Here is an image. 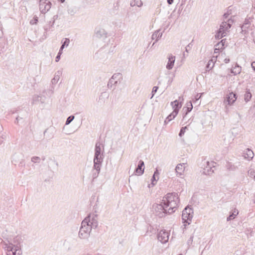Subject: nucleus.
Returning <instances> with one entry per match:
<instances>
[{"mask_svg": "<svg viewBox=\"0 0 255 255\" xmlns=\"http://www.w3.org/2000/svg\"><path fill=\"white\" fill-rule=\"evenodd\" d=\"M179 200L177 193H169L163 198L162 203L166 205L168 208V212L170 214L175 211Z\"/></svg>", "mask_w": 255, "mask_h": 255, "instance_id": "obj_1", "label": "nucleus"}, {"mask_svg": "<svg viewBox=\"0 0 255 255\" xmlns=\"http://www.w3.org/2000/svg\"><path fill=\"white\" fill-rule=\"evenodd\" d=\"M90 216L86 217L81 223L79 232V237L81 239H87L90 236L91 227H90Z\"/></svg>", "mask_w": 255, "mask_h": 255, "instance_id": "obj_2", "label": "nucleus"}, {"mask_svg": "<svg viewBox=\"0 0 255 255\" xmlns=\"http://www.w3.org/2000/svg\"><path fill=\"white\" fill-rule=\"evenodd\" d=\"M167 208V206L162 202L159 204L155 203L152 206V208L155 211L156 215L159 218H162L165 215L169 214Z\"/></svg>", "mask_w": 255, "mask_h": 255, "instance_id": "obj_3", "label": "nucleus"}, {"mask_svg": "<svg viewBox=\"0 0 255 255\" xmlns=\"http://www.w3.org/2000/svg\"><path fill=\"white\" fill-rule=\"evenodd\" d=\"M104 146L99 142H97L95 148L94 160H103L104 158Z\"/></svg>", "mask_w": 255, "mask_h": 255, "instance_id": "obj_4", "label": "nucleus"}, {"mask_svg": "<svg viewBox=\"0 0 255 255\" xmlns=\"http://www.w3.org/2000/svg\"><path fill=\"white\" fill-rule=\"evenodd\" d=\"M193 210L192 208L186 207L182 211V219L183 223H187L188 225L190 224L193 218Z\"/></svg>", "mask_w": 255, "mask_h": 255, "instance_id": "obj_5", "label": "nucleus"}, {"mask_svg": "<svg viewBox=\"0 0 255 255\" xmlns=\"http://www.w3.org/2000/svg\"><path fill=\"white\" fill-rule=\"evenodd\" d=\"M5 249L7 252H11L13 255H21L22 251L20 249V246L19 243L16 245H13L12 243H9L8 245L5 244Z\"/></svg>", "mask_w": 255, "mask_h": 255, "instance_id": "obj_6", "label": "nucleus"}, {"mask_svg": "<svg viewBox=\"0 0 255 255\" xmlns=\"http://www.w3.org/2000/svg\"><path fill=\"white\" fill-rule=\"evenodd\" d=\"M169 236V233L165 230H161L157 235V239L162 244H165L168 241Z\"/></svg>", "mask_w": 255, "mask_h": 255, "instance_id": "obj_7", "label": "nucleus"}, {"mask_svg": "<svg viewBox=\"0 0 255 255\" xmlns=\"http://www.w3.org/2000/svg\"><path fill=\"white\" fill-rule=\"evenodd\" d=\"M183 100V98L179 97L178 100H176L171 103V105L174 109L173 112H177V114L178 113L179 109L182 107L181 101Z\"/></svg>", "mask_w": 255, "mask_h": 255, "instance_id": "obj_8", "label": "nucleus"}, {"mask_svg": "<svg viewBox=\"0 0 255 255\" xmlns=\"http://www.w3.org/2000/svg\"><path fill=\"white\" fill-rule=\"evenodd\" d=\"M225 101L228 103V105H232L237 100V96L236 94L233 92H230L227 95Z\"/></svg>", "mask_w": 255, "mask_h": 255, "instance_id": "obj_9", "label": "nucleus"}, {"mask_svg": "<svg viewBox=\"0 0 255 255\" xmlns=\"http://www.w3.org/2000/svg\"><path fill=\"white\" fill-rule=\"evenodd\" d=\"M144 162L140 160H139L137 167L135 168L134 173L137 175H141L144 173Z\"/></svg>", "mask_w": 255, "mask_h": 255, "instance_id": "obj_10", "label": "nucleus"}, {"mask_svg": "<svg viewBox=\"0 0 255 255\" xmlns=\"http://www.w3.org/2000/svg\"><path fill=\"white\" fill-rule=\"evenodd\" d=\"M233 140V139L231 133H227L224 135L223 144L225 146H228L231 143Z\"/></svg>", "mask_w": 255, "mask_h": 255, "instance_id": "obj_11", "label": "nucleus"}, {"mask_svg": "<svg viewBox=\"0 0 255 255\" xmlns=\"http://www.w3.org/2000/svg\"><path fill=\"white\" fill-rule=\"evenodd\" d=\"M168 61L166 67L167 69L171 70L172 69L174 66L175 60V56L170 55L168 56Z\"/></svg>", "mask_w": 255, "mask_h": 255, "instance_id": "obj_12", "label": "nucleus"}, {"mask_svg": "<svg viewBox=\"0 0 255 255\" xmlns=\"http://www.w3.org/2000/svg\"><path fill=\"white\" fill-rule=\"evenodd\" d=\"M217 60V57L213 56L208 62L207 65H206V71H209L212 69L215 64Z\"/></svg>", "mask_w": 255, "mask_h": 255, "instance_id": "obj_13", "label": "nucleus"}, {"mask_svg": "<svg viewBox=\"0 0 255 255\" xmlns=\"http://www.w3.org/2000/svg\"><path fill=\"white\" fill-rule=\"evenodd\" d=\"M89 216H90V222H89L90 227L92 228L96 229L98 225V223L97 220L95 218V217H97L96 215H93L92 218H91V215Z\"/></svg>", "mask_w": 255, "mask_h": 255, "instance_id": "obj_14", "label": "nucleus"}, {"mask_svg": "<svg viewBox=\"0 0 255 255\" xmlns=\"http://www.w3.org/2000/svg\"><path fill=\"white\" fill-rule=\"evenodd\" d=\"M185 168V166L184 163H180L177 164L175 168L176 172L177 174H179V175H181L182 173H183L184 170Z\"/></svg>", "mask_w": 255, "mask_h": 255, "instance_id": "obj_15", "label": "nucleus"}, {"mask_svg": "<svg viewBox=\"0 0 255 255\" xmlns=\"http://www.w3.org/2000/svg\"><path fill=\"white\" fill-rule=\"evenodd\" d=\"M103 161V160H94L93 169L98 172H100Z\"/></svg>", "mask_w": 255, "mask_h": 255, "instance_id": "obj_16", "label": "nucleus"}, {"mask_svg": "<svg viewBox=\"0 0 255 255\" xmlns=\"http://www.w3.org/2000/svg\"><path fill=\"white\" fill-rule=\"evenodd\" d=\"M226 41V39H222L220 42H218L217 44L215 45V48L214 49V52H216V50H219L220 49H222L224 48V45L225 42Z\"/></svg>", "mask_w": 255, "mask_h": 255, "instance_id": "obj_17", "label": "nucleus"}, {"mask_svg": "<svg viewBox=\"0 0 255 255\" xmlns=\"http://www.w3.org/2000/svg\"><path fill=\"white\" fill-rule=\"evenodd\" d=\"M244 154L245 158L249 159H252L254 156L253 151L249 148L246 149V152L244 153Z\"/></svg>", "mask_w": 255, "mask_h": 255, "instance_id": "obj_18", "label": "nucleus"}, {"mask_svg": "<svg viewBox=\"0 0 255 255\" xmlns=\"http://www.w3.org/2000/svg\"><path fill=\"white\" fill-rule=\"evenodd\" d=\"M207 164L209 167H206L204 169L203 173L206 175H210L214 172L212 167L210 166V163L209 161L207 162Z\"/></svg>", "mask_w": 255, "mask_h": 255, "instance_id": "obj_19", "label": "nucleus"}, {"mask_svg": "<svg viewBox=\"0 0 255 255\" xmlns=\"http://www.w3.org/2000/svg\"><path fill=\"white\" fill-rule=\"evenodd\" d=\"M177 112H172V113H171L165 119L164 121L165 124H167L168 122H169L170 121L174 119V118L177 116Z\"/></svg>", "mask_w": 255, "mask_h": 255, "instance_id": "obj_20", "label": "nucleus"}, {"mask_svg": "<svg viewBox=\"0 0 255 255\" xmlns=\"http://www.w3.org/2000/svg\"><path fill=\"white\" fill-rule=\"evenodd\" d=\"M226 35V33L224 32L223 30H221L219 29L217 33L216 34L215 37L216 39H220L222 37L225 36Z\"/></svg>", "mask_w": 255, "mask_h": 255, "instance_id": "obj_21", "label": "nucleus"}, {"mask_svg": "<svg viewBox=\"0 0 255 255\" xmlns=\"http://www.w3.org/2000/svg\"><path fill=\"white\" fill-rule=\"evenodd\" d=\"M130 5L132 7L134 6L140 7L142 5V2L141 0H132L130 1Z\"/></svg>", "mask_w": 255, "mask_h": 255, "instance_id": "obj_22", "label": "nucleus"}, {"mask_svg": "<svg viewBox=\"0 0 255 255\" xmlns=\"http://www.w3.org/2000/svg\"><path fill=\"white\" fill-rule=\"evenodd\" d=\"M159 30L154 32L152 35V39H156L155 42H156L162 35V32L159 33Z\"/></svg>", "mask_w": 255, "mask_h": 255, "instance_id": "obj_23", "label": "nucleus"}, {"mask_svg": "<svg viewBox=\"0 0 255 255\" xmlns=\"http://www.w3.org/2000/svg\"><path fill=\"white\" fill-rule=\"evenodd\" d=\"M51 3L49 1L46 2V4H44V7L41 10V12L42 13H45L47 12L51 8Z\"/></svg>", "mask_w": 255, "mask_h": 255, "instance_id": "obj_24", "label": "nucleus"}, {"mask_svg": "<svg viewBox=\"0 0 255 255\" xmlns=\"http://www.w3.org/2000/svg\"><path fill=\"white\" fill-rule=\"evenodd\" d=\"M226 166L227 169L229 171H235L238 168L237 165L232 164L231 162H228Z\"/></svg>", "mask_w": 255, "mask_h": 255, "instance_id": "obj_25", "label": "nucleus"}, {"mask_svg": "<svg viewBox=\"0 0 255 255\" xmlns=\"http://www.w3.org/2000/svg\"><path fill=\"white\" fill-rule=\"evenodd\" d=\"M241 72V67L236 64V66L231 70V73L234 75L240 74Z\"/></svg>", "mask_w": 255, "mask_h": 255, "instance_id": "obj_26", "label": "nucleus"}, {"mask_svg": "<svg viewBox=\"0 0 255 255\" xmlns=\"http://www.w3.org/2000/svg\"><path fill=\"white\" fill-rule=\"evenodd\" d=\"M231 27H228L227 22L223 21L220 24V28L221 30H223L224 32L226 33V31L228 30Z\"/></svg>", "mask_w": 255, "mask_h": 255, "instance_id": "obj_27", "label": "nucleus"}, {"mask_svg": "<svg viewBox=\"0 0 255 255\" xmlns=\"http://www.w3.org/2000/svg\"><path fill=\"white\" fill-rule=\"evenodd\" d=\"M238 211L235 209L233 212L230 213L229 216L227 218V221H229L230 220L234 219L238 214Z\"/></svg>", "mask_w": 255, "mask_h": 255, "instance_id": "obj_28", "label": "nucleus"}, {"mask_svg": "<svg viewBox=\"0 0 255 255\" xmlns=\"http://www.w3.org/2000/svg\"><path fill=\"white\" fill-rule=\"evenodd\" d=\"M62 44L61 48H62V49H64L65 47H67L68 46L70 43V39L68 38H63L62 40Z\"/></svg>", "mask_w": 255, "mask_h": 255, "instance_id": "obj_29", "label": "nucleus"}, {"mask_svg": "<svg viewBox=\"0 0 255 255\" xmlns=\"http://www.w3.org/2000/svg\"><path fill=\"white\" fill-rule=\"evenodd\" d=\"M252 96V95L250 90H247L244 95V100L246 102H249L251 100Z\"/></svg>", "mask_w": 255, "mask_h": 255, "instance_id": "obj_30", "label": "nucleus"}, {"mask_svg": "<svg viewBox=\"0 0 255 255\" xmlns=\"http://www.w3.org/2000/svg\"><path fill=\"white\" fill-rule=\"evenodd\" d=\"M191 107H184L182 109L183 112V119L185 118V117L186 116V115L191 111L192 110Z\"/></svg>", "mask_w": 255, "mask_h": 255, "instance_id": "obj_31", "label": "nucleus"}, {"mask_svg": "<svg viewBox=\"0 0 255 255\" xmlns=\"http://www.w3.org/2000/svg\"><path fill=\"white\" fill-rule=\"evenodd\" d=\"M21 239L19 236H16L13 239L12 241L10 243H12L13 245H16L17 243H19V245H20V243L21 242Z\"/></svg>", "mask_w": 255, "mask_h": 255, "instance_id": "obj_32", "label": "nucleus"}, {"mask_svg": "<svg viewBox=\"0 0 255 255\" xmlns=\"http://www.w3.org/2000/svg\"><path fill=\"white\" fill-rule=\"evenodd\" d=\"M51 23H50V21H49L48 22V23H47L45 25H44V29L45 31V33L47 32L48 31L50 30L51 29V28H52L53 27V26H51Z\"/></svg>", "mask_w": 255, "mask_h": 255, "instance_id": "obj_33", "label": "nucleus"}, {"mask_svg": "<svg viewBox=\"0 0 255 255\" xmlns=\"http://www.w3.org/2000/svg\"><path fill=\"white\" fill-rule=\"evenodd\" d=\"M31 161L35 163H39L40 161V158L38 156H33L31 158Z\"/></svg>", "mask_w": 255, "mask_h": 255, "instance_id": "obj_34", "label": "nucleus"}, {"mask_svg": "<svg viewBox=\"0 0 255 255\" xmlns=\"http://www.w3.org/2000/svg\"><path fill=\"white\" fill-rule=\"evenodd\" d=\"M117 81H115L112 78H111L108 83V88H112L113 85L116 84L117 83Z\"/></svg>", "mask_w": 255, "mask_h": 255, "instance_id": "obj_35", "label": "nucleus"}, {"mask_svg": "<svg viewBox=\"0 0 255 255\" xmlns=\"http://www.w3.org/2000/svg\"><path fill=\"white\" fill-rule=\"evenodd\" d=\"M74 118L75 117L73 115L69 116L66 121L65 125H68L69 124H70L72 122V121L74 119Z\"/></svg>", "mask_w": 255, "mask_h": 255, "instance_id": "obj_36", "label": "nucleus"}, {"mask_svg": "<svg viewBox=\"0 0 255 255\" xmlns=\"http://www.w3.org/2000/svg\"><path fill=\"white\" fill-rule=\"evenodd\" d=\"M186 129H187V126H185L184 127H182L181 128V129L180 130V132L179 133V136L180 137H181V136H183V135H184V134Z\"/></svg>", "mask_w": 255, "mask_h": 255, "instance_id": "obj_37", "label": "nucleus"}, {"mask_svg": "<svg viewBox=\"0 0 255 255\" xmlns=\"http://www.w3.org/2000/svg\"><path fill=\"white\" fill-rule=\"evenodd\" d=\"M59 79L60 78H59L58 75H55L54 77L51 80L52 84H56L59 81Z\"/></svg>", "mask_w": 255, "mask_h": 255, "instance_id": "obj_38", "label": "nucleus"}, {"mask_svg": "<svg viewBox=\"0 0 255 255\" xmlns=\"http://www.w3.org/2000/svg\"><path fill=\"white\" fill-rule=\"evenodd\" d=\"M58 18V15H54L52 18L51 20H50V23H51V26H53L55 23L56 19Z\"/></svg>", "mask_w": 255, "mask_h": 255, "instance_id": "obj_39", "label": "nucleus"}, {"mask_svg": "<svg viewBox=\"0 0 255 255\" xmlns=\"http://www.w3.org/2000/svg\"><path fill=\"white\" fill-rule=\"evenodd\" d=\"M193 238H194V236H193V235H192L190 237L189 239H188V240L187 241V244L188 246H190L192 244L193 241Z\"/></svg>", "mask_w": 255, "mask_h": 255, "instance_id": "obj_40", "label": "nucleus"}, {"mask_svg": "<svg viewBox=\"0 0 255 255\" xmlns=\"http://www.w3.org/2000/svg\"><path fill=\"white\" fill-rule=\"evenodd\" d=\"M38 22V17H34L33 19L31 20L30 21V23L32 25L36 24Z\"/></svg>", "mask_w": 255, "mask_h": 255, "instance_id": "obj_41", "label": "nucleus"}, {"mask_svg": "<svg viewBox=\"0 0 255 255\" xmlns=\"http://www.w3.org/2000/svg\"><path fill=\"white\" fill-rule=\"evenodd\" d=\"M46 2H47V1L39 2V9H40V11H41V10L43 8V7H44V4H46Z\"/></svg>", "mask_w": 255, "mask_h": 255, "instance_id": "obj_42", "label": "nucleus"}, {"mask_svg": "<svg viewBox=\"0 0 255 255\" xmlns=\"http://www.w3.org/2000/svg\"><path fill=\"white\" fill-rule=\"evenodd\" d=\"M226 22L228 24V27H231L233 23V20L231 18H229L227 20Z\"/></svg>", "mask_w": 255, "mask_h": 255, "instance_id": "obj_43", "label": "nucleus"}, {"mask_svg": "<svg viewBox=\"0 0 255 255\" xmlns=\"http://www.w3.org/2000/svg\"><path fill=\"white\" fill-rule=\"evenodd\" d=\"M158 89V87H157V86L153 87L152 90V97L151 98H152L153 97L154 95L157 92Z\"/></svg>", "mask_w": 255, "mask_h": 255, "instance_id": "obj_44", "label": "nucleus"}, {"mask_svg": "<svg viewBox=\"0 0 255 255\" xmlns=\"http://www.w3.org/2000/svg\"><path fill=\"white\" fill-rule=\"evenodd\" d=\"M151 180L152 186H153L155 184V183H156V182L157 181V180L155 178V176L153 175L152 178H151Z\"/></svg>", "mask_w": 255, "mask_h": 255, "instance_id": "obj_45", "label": "nucleus"}, {"mask_svg": "<svg viewBox=\"0 0 255 255\" xmlns=\"http://www.w3.org/2000/svg\"><path fill=\"white\" fill-rule=\"evenodd\" d=\"M192 44H191V43H189L188 45H187V46L185 47V51L187 52V53H188V51L189 50L191 49V47H192Z\"/></svg>", "mask_w": 255, "mask_h": 255, "instance_id": "obj_46", "label": "nucleus"}, {"mask_svg": "<svg viewBox=\"0 0 255 255\" xmlns=\"http://www.w3.org/2000/svg\"><path fill=\"white\" fill-rule=\"evenodd\" d=\"M121 76V74L120 73L114 74L112 76L111 78L112 79H113L114 80H115L116 79H117L119 76Z\"/></svg>", "mask_w": 255, "mask_h": 255, "instance_id": "obj_47", "label": "nucleus"}, {"mask_svg": "<svg viewBox=\"0 0 255 255\" xmlns=\"http://www.w3.org/2000/svg\"><path fill=\"white\" fill-rule=\"evenodd\" d=\"M99 173H100V172H98L97 171H96L95 172H94L93 173V175H92L93 179L96 178L98 176Z\"/></svg>", "mask_w": 255, "mask_h": 255, "instance_id": "obj_48", "label": "nucleus"}, {"mask_svg": "<svg viewBox=\"0 0 255 255\" xmlns=\"http://www.w3.org/2000/svg\"><path fill=\"white\" fill-rule=\"evenodd\" d=\"M231 14V12L227 11L226 13H225L223 15V17L224 19H227L229 15Z\"/></svg>", "mask_w": 255, "mask_h": 255, "instance_id": "obj_49", "label": "nucleus"}, {"mask_svg": "<svg viewBox=\"0 0 255 255\" xmlns=\"http://www.w3.org/2000/svg\"><path fill=\"white\" fill-rule=\"evenodd\" d=\"M186 107H191L192 109H193L192 104V103L191 102H188L186 104Z\"/></svg>", "mask_w": 255, "mask_h": 255, "instance_id": "obj_50", "label": "nucleus"}, {"mask_svg": "<svg viewBox=\"0 0 255 255\" xmlns=\"http://www.w3.org/2000/svg\"><path fill=\"white\" fill-rule=\"evenodd\" d=\"M60 56H61L60 55L57 54V55L56 56V57L55 58L56 62H58L59 61V60L60 59Z\"/></svg>", "mask_w": 255, "mask_h": 255, "instance_id": "obj_51", "label": "nucleus"}, {"mask_svg": "<svg viewBox=\"0 0 255 255\" xmlns=\"http://www.w3.org/2000/svg\"><path fill=\"white\" fill-rule=\"evenodd\" d=\"M251 66H252V69L255 72V61H254L252 63Z\"/></svg>", "mask_w": 255, "mask_h": 255, "instance_id": "obj_52", "label": "nucleus"}, {"mask_svg": "<svg viewBox=\"0 0 255 255\" xmlns=\"http://www.w3.org/2000/svg\"><path fill=\"white\" fill-rule=\"evenodd\" d=\"M159 174V172H158V170L156 169V170L154 171V174H153V176H157Z\"/></svg>", "mask_w": 255, "mask_h": 255, "instance_id": "obj_53", "label": "nucleus"}, {"mask_svg": "<svg viewBox=\"0 0 255 255\" xmlns=\"http://www.w3.org/2000/svg\"><path fill=\"white\" fill-rule=\"evenodd\" d=\"M62 74V72L60 71H57L55 75H58L59 78H60V76Z\"/></svg>", "mask_w": 255, "mask_h": 255, "instance_id": "obj_54", "label": "nucleus"}, {"mask_svg": "<svg viewBox=\"0 0 255 255\" xmlns=\"http://www.w3.org/2000/svg\"><path fill=\"white\" fill-rule=\"evenodd\" d=\"M63 50V49H62V48L60 47L59 52L58 53V54L61 55L62 54Z\"/></svg>", "mask_w": 255, "mask_h": 255, "instance_id": "obj_55", "label": "nucleus"}, {"mask_svg": "<svg viewBox=\"0 0 255 255\" xmlns=\"http://www.w3.org/2000/svg\"><path fill=\"white\" fill-rule=\"evenodd\" d=\"M230 60L229 58H225L224 59V62L225 63H228L230 62Z\"/></svg>", "mask_w": 255, "mask_h": 255, "instance_id": "obj_56", "label": "nucleus"}, {"mask_svg": "<svg viewBox=\"0 0 255 255\" xmlns=\"http://www.w3.org/2000/svg\"><path fill=\"white\" fill-rule=\"evenodd\" d=\"M174 0H167V3L169 4H171L173 2Z\"/></svg>", "mask_w": 255, "mask_h": 255, "instance_id": "obj_57", "label": "nucleus"}, {"mask_svg": "<svg viewBox=\"0 0 255 255\" xmlns=\"http://www.w3.org/2000/svg\"><path fill=\"white\" fill-rule=\"evenodd\" d=\"M35 100H37V101H41V99L40 97L39 96H37L36 97V99Z\"/></svg>", "mask_w": 255, "mask_h": 255, "instance_id": "obj_58", "label": "nucleus"}, {"mask_svg": "<svg viewBox=\"0 0 255 255\" xmlns=\"http://www.w3.org/2000/svg\"><path fill=\"white\" fill-rule=\"evenodd\" d=\"M18 121H19V117H17L16 118V120L15 121V123H16V124H18Z\"/></svg>", "mask_w": 255, "mask_h": 255, "instance_id": "obj_59", "label": "nucleus"}, {"mask_svg": "<svg viewBox=\"0 0 255 255\" xmlns=\"http://www.w3.org/2000/svg\"><path fill=\"white\" fill-rule=\"evenodd\" d=\"M39 1V2H42V1H47V0H38Z\"/></svg>", "mask_w": 255, "mask_h": 255, "instance_id": "obj_60", "label": "nucleus"}, {"mask_svg": "<svg viewBox=\"0 0 255 255\" xmlns=\"http://www.w3.org/2000/svg\"><path fill=\"white\" fill-rule=\"evenodd\" d=\"M60 0L61 2H63L65 1V0Z\"/></svg>", "mask_w": 255, "mask_h": 255, "instance_id": "obj_61", "label": "nucleus"}, {"mask_svg": "<svg viewBox=\"0 0 255 255\" xmlns=\"http://www.w3.org/2000/svg\"><path fill=\"white\" fill-rule=\"evenodd\" d=\"M42 160H45V157H43V158H42Z\"/></svg>", "mask_w": 255, "mask_h": 255, "instance_id": "obj_62", "label": "nucleus"}, {"mask_svg": "<svg viewBox=\"0 0 255 255\" xmlns=\"http://www.w3.org/2000/svg\"><path fill=\"white\" fill-rule=\"evenodd\" d=\"M218 51H219V50H216V52H215V53L218 52Z\"/></svg>", "mask_w": 255, "mask_h": 255, "instance_id": "obj_63", "label": "nucleus"}, {"mask_svg": "<svg viewBox=\"0 0 255 255\" xmlns=\"http://www.w3.org/2000/svg\"><path fill=\"white\" fill-rule=\"evenodd\" d=\"M46 132V130H45V131H44V133L45 134V133Z\"/></svg>", "mask_w": 255, "mask_h": 255, "instance_id": "obj_64", "label": "nucleus"}]
</instances>
